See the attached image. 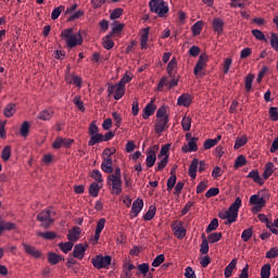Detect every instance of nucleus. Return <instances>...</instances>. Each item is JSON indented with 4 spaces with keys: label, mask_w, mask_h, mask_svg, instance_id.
Wrapping results in <instances>:
<instances>
[{
    "label": "nucleus",
    "mask_w": 278,
    "mask_h": 278,
    "mask_svg": "<svg viewBox=\"0 0 278 278\" xmlns=\"http://www.w3.org/2000/svg\"><path fill=\"white\" fill-rule=\"evenodd\" d=\"M242 207V199L239 197L235 199V202L228 207L227 211H220L218 213V218L226 220L225 225H231L238 220V212Z\"/></svg>",
    "instance_id": "1"
},
{
    "label": "nucleus",
    "mask_w": 278,
    "mask_h": 278,
    "mask_svg": "<svg viewBox=\"0 0 278 278\" xmlns=\"http://www.w3.org/2000/svg\"><path fill=\"white\" fill-rule=\"evenodd\" d=\"M61 37L65 38L66 46L70 49H73L74 47H77L78 45L84 43V37L81 36V30H79L77 34H74L73 28H67L61 33Z\"/></svg>",
    "instance_id": "2"
},
{
    "label": "nucleus",
    "mask_w": 278,
    "mask_h": 278,
    "mask_svg": "<svg viewBox=\"0 0 278 278\" xmlns=\"http://www.w3.org/2000/svg\"><path fill=\"white\" fill-rule=\"evenodd\" d=\"M121 177V167H116L114 174L108 176V185L112 187L111 194L116 197L123 192V179Z\"/></svg>",
    "instance_id": "3"
},
{
    "label": "nucleus",
    "mask_w": 278,
    "mask_h": 278,
    "mask_svg": "<svg viewBox=\"0 0 278 278\" xmlns=\"http://www.w3.org/2000/svg\"><path fill=\"white\" fill-rule=\"evenodd\" d=\"M52 216H55V211H53V206H49L37 215V220L41 223L43 229H49V227L55 223Z\"/></svg>",
    "instance_id": "4"
},
{
    "label": "nucleus",
    "mask_w": 278,
    "mask_h": 278,
    "mask_svg": "<svg viewBox=\"0 0 278 278\" xmlns=\"http://www.w3.org/2000/svg\"><path fill=\"white\" fill-rule=\"evenodd\" d=\"M150 11L157 14L160 18H164L168 12V5L164 0H151L149 2Z\"/></svg>",
    "instance_id": "5"
},
{
    "label": "nucleus",
    "mask_w": 278,
    "mask_h": 278,
    "mask_svg": "<svg viewBox=\"0 0 278 278\" xmlns=\"http://www.w3.org/2000/svg\"><path fill=\"white\" fill-rule=\"evenodd\" d=\"M91 263L94 266V268H97L98 270H101V268H108V266H110V264H112V256L97 255L96 257L92 258Z\"/></svg>",
    "instance_id": "6"
},
{
    "label": "nucleus",
    "mask_w": 278,
    "mask_h": 278,
    "mask_svg": "<svg viewBox=\"0 0 278 278\" xmlns=\"http://www.w3.org/2000/svg\"><path fill=\"white\" fill-rule=\"evenodd\" d=\"M250 205H254L252 212H262V208L266 207V200L260 194H253L250 198Z\"/></svg>",
    "instance_id": "7"
},
{
    "label": "nucleus",
    "mask_w": 278,
    "mask_h": 278,
    "mask_svg": "<svg viewBox=\"0 0 278 278\" xmlns=\"http://www.w3.org/2000/svg\"><path fill=\"white\" fill-rule=\"evenodd\" d=\"M210 60V56H207L205 53H202L200 56H199V60L194 66V70H193V73L194 75H205V74H201L203 68L205 66H207V61Z\"/></svg>",
    "instance_id": "8"
},
{
    "label": "nucleus",
    "mask_w": 278,
    "mask_h": 278,
    "mask_svg": "<svg viewBox=\"0 0 278 278\" xmlns=\"http://www.w3.org/2000/svg\"><path fill=\"white\" fill-rule=\"evenodd\" d=\"M168 129V116L156 118L154 124V131L155 134H162Z\"/></svg>",
    "instance_id": "9"
},
{
    "label": "nucleus",
    "mask_w": 278,
    "mask_h": 278,
    "mask_svg": "<svg viewBox=\"0 0 278 278\" xmlns=\"http://www.w3.org/2000/svg\"><path fill=\"white\" fill-rule=\"evenodd\" d=\"M25 254L30 255V257H35V260H40L42 257V252L36 249L34 245H29L27 243H22Z\"/></svg>",
    "instance_id": "10"
},
{
    "label": "nucleus",
    "mask_w": 278,
    "mask_h": 278,
    "mask_svg": "<svg viewBox=\"0 0 278 278\" xmlns=\"http://www.w3.org/2000/svg\"><path fill=\"white\" fill-rule=\"evenodd\" d=\"M144 206V202L142 199L138 198L137 200L134 201L132 207L130 211V218H136L138 214L142 211V207Z\"/></svg>",
    "instance_id": "11"
},
{
    "label": "nucleus",
    "mask_w": 278,
    "mask_h": 278,
    "mask_svg": "<svg viewBox=\"0 0 278 278\" xmlns=\"http://www.w3.org/2000/svg\"><path fill=\"white\" fill-rule=\"evenodd\" d=\"M88 245H84V243H78L74 247L73 257L76 260H84V255H86V249Z\"/></svg>",
    "instance_id": "12"
},
{
    "label": "nucleus",
    "mask_w": 278,
    "mask_h": 278,
    "mask_svg": "<svg viewBox=\"0 0 278 278\" xmlns=\"http://www.w3.org/2000/svg\"><path fill=\"white\" fill-rule=\"evenodd\" d=\"M212 26L215 34H218V36L223 35L225 22L220 17L213 18Z\"/></svg>",
    "instance_id": "13"
},
{
    "label": "nucleus",
    "mask_w": 278,
    "mask_h": 278,
    "mask_svg": "<svg viewBox=\"0 0 278 278\" xmlns=\"http://www.w3.org/2000/svg\"><path fill=\"white\" fill-rule=\"evenodd\" d=\"M105 227V218H100L98 220L97 227H96V232H94V237H93V244H98L99 243V238H101V231H103Z\"/></svg>",
    "instance_id": "14"
},
{
    "label": "nucleus",
    "mask_w": 278,
    "mask_h": 278,
    "mask_svg": "<svg viewBox=\"0 0 278 278\" xmlns=\"http://www.w3.org/2000/svg\"><path fill=\"white\" fill-rule=\"evenodd\" d=\"M113 164H114V161H112V157H104L101 164V169L103 170V173H106L108 175H110L114 173Z\"/></svg>",
    "instance_id": "15"
},
{
    "label": "nucleus",
    "mask_w": 278,
    "mask_h": 278,
    "mask_svg": "<svg viewBox=\"0 0 278 278\" xmlns=\"http://www.w3.org/2000/svg\"><path fill=\"white\" fill-rule=\"evenodd\" d=\"M16 229V224L12 222H5L0 217V236H3L4 231H14Z\"/></svg>",
    "instance_id": "16"
},
{
    "label": "nucleus",
    "mask_w": 278,
    "mask_h": 278,
    "mask_svg": "<svg viewBox=\"0 0 278 278\" xmlns=\"http://www.w3.org/2000/svg\"><path fill=\"white\" fill-rule=\"evenodd\" d=\"M79 236H81V228L75 226L67 232V240L70 242H77L79 240Z\"/></svg>",
    "instance_id": "17"
},
{
    "label": "nucleus",
    "mask_w": 278,
    "mask_h": 278,
    "mask_svg": "<svg viewBox=\"0 0 278 278\" xmlns=\"http://www.w3.org/2000/svg\"><path fill=\"white\" fill-rule=\"evenodd\" d=\"M155 153L156 152L153 149H150L148 151V155H147V159H146V166L148 168H153V166H155V162L157 160V155Z\"/></svg>",
    "instance_id": "18"
},
{
    "label": "nucleus",
    "mask_w": 278,
    "mask_h": 278,
    "mask_svg": "<svg viewBox=\"0 0 278 278\" xmlns=\"http://www.w3.org/2000/svg\"><path fill=\"white\" fill-rule=\"evenodd\" d=\"M191 103L192 96L190 93H182L177 100V105H182L184 108H190Z\"/></svg>",
    "instance_id": "19"
},
{
    "label": "nucleus",
    "mask_w": 278,
    "mask_h": 278,
    "mask_svg": "<svg viewBox=\"0 0 278 278\" xmlns=\"http://www.w3.org/2000/svg\"><path fill=\"white\" fill-rule=\"evenodd\" d=\"M108 92H109V97H112V94H114V99L115 101H118L119 99H123V97L125 96V93H118V83L115 85H109L108 87Z\"/></svg>",
    "instance_id": "20"
},
{
    "label": "nucleus",
    "mask_w": 278,
    "mask_h": 278,
    "mask_svg": "<svg viewBox=\"0 0 278 278\" xmlns=\"http://www.w3.org/2000/svg\"><path fill=\"white\" fill-rule=\"evenodd\" d=\"M222 139H223V136L220 135H218L215 139H206L203 143L204 151H207L216 147V144H218V142H220Z\"/></svg>",
    "instance_id": "21"
},
{
    "label": "nucleus",
    "mask_w": 278,
    "mask_h": 278,
    "mask_svg": "<svg viewBox=\"0 0 278 278\" xmlns=\"http://www.w3.org/2000/svg\"><path fill=\"white\" fill-rule=\"evenodd\" d=\"M197 142H199V138L197 137L191 138L188 142L189 149L186 146L182 147L184 153H188L190 151H199V146L197 144Z\"/></svg>",
    "instance_id": "22"
},
{
    "label": "nucleus",
    "mask_w": 278,
    "mask_h": 278,
    "mask_svg": "<svg viewBox=\"0 0 278 278\" xmlns=\"http://www.w3.org/2000/svg\"><path fill=\"white\" fill-rule=\"evenodd\" d=\"M153 114H155V105H153V101H151L143 109L142 118L147 121L150 116H153Z\"/></svg>",
    "instance_id": "23"
},
{
    "label": "nucleus",
    "mask_w": 278,
    "mask_h": 278,
    "mask_svg": "<svg viewBox=\"0 0 278 278\" xmlns=\"http://www.w3.org/2000/svg\"><path fill=\"white\" fill-rule=\"evenodd\" d=\"M174 236H176L178 240H184V238H186V228H184V224L179 223L174 226Z\"/></svg>",
    "instance_id": "24"
},
{
    "label": "nucleus",
    "mask_w": 278,
    "mask_h": 278,
    "mask_svg": "<svg viewBox=\"0 0 278 278\" xmlns=\"http://www.w3.org/2000/svg\"><path fill=\"white\" fill-rule=\"evenodd\" d=\"M48 262L49 264H52V266H55L56 264H60V262H64V258L60 254H55V252L48 253Z\"/></svg>",
    "instance_id": "25"
},
{
    "label": "nucleus",
    "mask_w": 278,
    "mask_h": 278,
    "mask_svg": "<svg viewBox=\"0 0 278 278\" xmlns=\"http://www.w3.org/2000/svg\"><path fill=\"white\" fill-rule=\"evenodd\" d=\"M14 114H16V104L9 103L3 110V115L5 116V118H12Z\"/></svg>",
    "instance_id": "26"
},
{
    "label": "nucleus",
    "mask_w": 278,
    "mask_h": 278,
    "mask_svg": "<svg viewBox=\"0 0 278 278\" xmlns=\"http://www.w3.org/2000/svg\"><path fill=\"white\" fill-rule=\"evenodd\" d=\"M236 266H238V258H233L225 268L224 275L226 278L231 277Z\"/></svg>",
    "instance_id": "27"
},
{
    "label": "nucleus",
    "mask_w": 278,
    "mask_h": 278,
    "mask_svg": "<svg viewBox=\"0 0 278 278\" xmlns=\"http://www.w3.org/2000/svg\"><path fill=\"white\" fill-rule=\"evenodd\" d=\"M197 168H199V159H193L189 166V177L197 179Z\"/></svg>",
    "instance_id": "28"
},
{
    "label": "nucleus",
    "mask_w": 278,
    "mask_h": 278,
    "mask_svg": "<svg viewBox=\"0 0 278 278\" xmlns=\"http://www.w3.org/2000/svg\"><path fill=\"white\" fill-rule=\"evenodd\" d=\"M53 110H43L38 114L37 118L38 121H51V118H53Z\"/></svg>",
    "instance_id": "29"
},
{
    "label": "nucleus",
    "mask_w": 278,
    "mask_h": 278,
    "mask_svg": "<svg viewBox=\"0 0 278 278\" xmlns=\"http://www.w3.org/2000/svg\"><path fill=\"white\" fill-rule=\"evenodd\" d=\"M102 47H104L106 51L114 49V40H112V35H106L105 37H103Z\"/></svg>",
    "instance_id": "30"
},
{
    "label": "nucleus",
    "mask_w": 278,
    "mask_h": 278,
    "mask_svg": "<svg viewBox=\"0 0 278 278\" xmlns=\"http://www.w3.org/2000/svg\"><path fill=\"white\" fill-rule=\"evenodd\" d=\"M131 81V77L129 75H125L117 84H118V94L125 93V84H129Z\"/></svg>",
    "instance_id": "31"
},
{
    "label": "nucleus",
    "mask_w": 278,
    "mask_h": 278,
    "mask_svg": "<svg viewBox=\"0 0 278 278\" xmlns=\"http://www.w3.org/2000/svg\"><path fill=\"white\" fill-rule=\"evenodd\" d=\"M273 173H275V164L273 162L266 163L263 178L268 179V177H270Z\"/></svg>",
    "instance_id": "32"
},
{
    "label": "nucleus",
    "mask_w": 278,
    "mask_h": 278,
    "mask_svg": "<svg viewBox=\"0 0 278 278\" xmlns=\"http://www.w3.org/2000/svg\"><path fill=\"white\" fill-rule=\"evenodd\" d=\"M151 28L146 27L140 37L141 49H147V42H149V31Z\"/></svg>",
    "instance_id": "33"
},
{
    "label": "nucleus",
    "mask_w": 278,
    "mask_h": 278,
    "mask_svg": "<svg viewBox=\"0 0 278 278\" xmlns=\"http://www.w3.org/2000/svg\"><path fill=\"white\" fill-rule=\"evenodd\" d=\"M248 178L253 179V181H255V184H258L260 186H264V179H262V177L260 176V172L257 170H252L248 175Z\"/></svg>",
    "instance_id": "34"
},
{
    "label": "nucleus",
    "mask_w": 278,
    "mask_h": 278,
    "mask_svg": "<svg viewBox=\"0 0 278 278\" xmlns=\"http://www.w3.org/2000/svg\"><path fill=\"white\" fill-rule=\"evenodd\" d=\"M99 142H104L102 134L91 135L90 140L88 141L89 147H94V144H99Z\"/></svg>",
    "instance_id": "35"
},
{
    "label": "nucleus",
    "mask_w": 278,
    "mask_h": 278,
    "mask_svg": "<svg viewBox=\"0 0 278 278\" xmlns=\"http://www.w3.org/2000/svg\"><path fill=\"white\" fill-rule=\"evenodd\" d=\"M223 238V232H212L207 236L208 244H216Z\"/></svg>",
    "instance_id": "36"
},
{
    "label": "nucleus",
    "mask_w": 278,
    "mask_h": 278,
    "mask_svg": "<svg viewBox=\"0 0 278 278\" xmlns=\"http://www.w3.org/2000/svg\"><path fill=\"white\" fill-rule=\"evenodd\" d=\"M59 249L62 250L63 253H68L73 251L74 243L73 241H67V242H61L58 244Z\"/></svg>",
    "instance_id": "37"
},
{
    "label": "nucleus",
    "mask_w": 278,
    "mask_h": 278,
    "mask_svg": "<svg viewBox=\"0 0 278 278\" xmlns=\"http://www.w3.org/2000/svg\"><path fill=\"white\" fill-rule=\"evenodd\" d=\"M37 236L43 238V240H55L58 238L54 231L37 232Z\"/></svg>",
    "instance_id": "38"
},
{
    "label": "nucleus",
    "mask_w": 278,
    "mask_h": 278,
    "mask_svg": "<svg viewBox=\"0 0 278 278\" xmlns=\"http://www.w3.org/2000/svg\"><path fill=\"white\" fill-rule=\"evenodd\" d=\"M181 127L184 131H190V127H192V117L185 116L181 121Z\"/></svg>",
    "instance_id": "39"
},
{
    "label": "nucleus",
    "mask_w": 278,
    "mask_h": 278,
    "mask_svg": "<svg viewBox=\"0 0 278 278\" xmlns=\"http://www.w3.org/2000/svg\"><path fill=\"white\" fill-rule=\"evenodd\" d=\"M155 212H157V207H155V205H151L149 207V211L144 214L143 219L153 220V218L155 217Z\"/></svg>",
    "instance_id": "40"
},
{
    "label": "nucleus",
    "mask_w": 278,
    "mask_h": 278,
    "mask_svg": "<svg viewBox=\"0 0 278 278\" xmlns=\"http://www.w3.org/2000/svg\"><path fill=\"white\" fill-rule=\"evenodd\" d=\"M138 270L137 276L140 277V275H143V277H147L149 273V263H142L137 266Z\"/></svg>",
    "instance_id": "41"
},
{
    "label": "nucleus",
    "mask_w": 278,
    "mask_h": 278,
    "mask_svg": "<svg viewBox=\"0 0 278 278\" xmlns=\"http://www.w3.org/2000/svg\"><path fill=\"white\" fill-rule=\"evenodd\" d=\"M1 157L3 162H8L12 157V147L5 146L2 150Z\"/></svg>",
    "instance_id": "42"
},
{
    "label": "nucleus",
    "mask_w": 278,
    "mask_h": 278,
    "mask_svg": "<svg viewBox=\"0 0 278 278\" xmlns=\"http://www.w3.org/2000/svg\"><path fill=\"white\" fill-rule=\"evenodd\" d=\"M176 68H177V58L174 56L167 64V73L169 77H173V75H175L173 71H175Z\"/></svg>",
    "instance_id": "43"
},
{
    "label": "nucleus",
    "mask_w": 278,
    "mask_h": 278,
    "mask_svg": "<svg viewBox=\"0 0 278 278\" xmlns=\"http://www.w3.org/2000/svg\"><path fill=\"white\" fill-rule=\"evenodd\" d=\"M202 29H203V21L197 22V23L191 27V31H192L193 36H200Z\"/></svg>",
    "instance_id": "44"
},
{
    "label": "nucleus",
    "mask_w": 278,
    "mask_h": 278,
    "mask_svg": "<svg viewBox=\"0 0 278 278\" xmlns=\"http://www.w3.org/2000/svg\"><path fill=\"white\" fill-rule=\"evenodd\" d=\"M99 190H101V187H99V184L97 182H92L89 186V194L93 198L99 197Z\"/></svg>",
    "instance_id": "45"
},
{
    "label": "nucleus",
    "mask_w": 278,
    "mask_h": 278,
    "mask_svg": "<svg viewBox=\"0 0 278 278\" xmlns=\"http://www.w3.org/2000/svg\"><path fill=\"white\" fill-rule=\"evenodd\" d=\"M253 79H255V75H253V74H249L245 77L244 86H245L247 92H251V88H253Z\"/></svg>",
    "instance_id": "46"
},
{
    "label": "nucleus",
    "mask_w": 278,
    "mask_h": 278,
    "mask_svg": "<svg viewBox=\"0 0 278 278\" xmlns=\"http://www.w3.org/2000/svg\"><path fill=\"white\" fill-rule=\"evenodd\" d=\"M247 142H249V139L247 138V136L238 137L236 139V143H235L233 149L238 150V149L244 147V144H247Z\"/></svg>",
    "instance_id": "47"
},
{
    "label": "nucleus",
    "mask_w": 278,
    "mask_h": 278,
    "mask_svg": "<svg viewBox=\"0 0 278 278\" xmlns=\"http://www.w3.org/2000/svg\"><path fill=\"white\" fill-rule=\"evenodd\" d=\"M20 134L23 138H27V136H29V122H23L20 128Z\"/></svg>",
    "instance_id": "48"
},
{
    "label": "nucleus",
    "mask_w": 278,
    "mask_h": 278,
    "mask_svg": "<svg viewBox=\"0 0 278 278\" xmlns=\"http://www.w3.org/2000/svg\"><path fill=\"white\" fill-rule=\"evenodd\" d=\"M73 103L80 112H86V106H84V101H81L80 96H76L73 100Z\"/></svg>",
    "instance_id": "49"
},
{
    "label": "nucleus",
    "mask_w": 278,
    "mask_h": 278,
    "mask_svg": "<svg viewBox=\"0 0 278 278\" xmlns=\"http://www.w3.org/2000/svg\"><path fill=\"white\" fill-rule=\"evenodd\" d=\"M62 12H64V5H60L58 8H54L52 13H51V20L52 21H58V18H60V14H62Z\"/></svg>",
    "instance_id": "50"
},
{
    "label": "nucleus",
    "mask_w": 278,
    "mask_h": 278,
    "mask_svg": "<svg viewBox=\"0 0 278 278\" xmlns=\"http://www.w3.org/2000/svg\"><path fill=\"white\" fill-rule=\"evenodd\" d=\"M251 238H253V228H248L243 230L241 235V239L243 240V242H249Z\"/></svg>",
    "instance_id": "51"
},
{
    "label": "nucleus",
    "mask_w": 278,
    "mask_h": 278,
    "mask_svg": "<svg viewBox=\"0 0 278 278\" xmlns=\"http://www.w3.org/2000/svg\"><path fill=\"white\" fill-rule=\"evenodd\" d=\"M123 29H125V24H121L118 22H115V26H113L112 31H111V36H116V34H121V31H123Z\"/></svg>",
    "instance_id": "52"
},
{
    "label": "nucleus",
    "mask_w": 278,
    "mask_h": 278,
    "mask_svg": "<svg viewBox=\"0 0 278 278\" xmlns=\"http://www.w3.org/2000/svg\"><path fill=\"white\" fill-rule=\"evenodd\" d=\"M218 229V218H213L210 225L206 228V233H212Z\"/></svg>",
    "instance_id": "53"
},
{
    "label": "nucleus",
    "mask_w": 278,
    "mask_h": 278,
    "mask_svg": "<svg viewBox=\"0 0 278 278\" xmlns=\"http://www.w3.org/2000/svg\"><path fill=\"white\" fill-rule=\"evenodd\" d=\"M242 166H247V156L239 155L235 162V168H240Z\"/></svg>",
    "instance_id": "54"
},
{
    "label": "nucleus",
    "mask_w": 278,
    "mask_h": 278,
    "mask_svg": "<svg viewBox=\"0 0 278 278\" xmlns=\"http://www.w3.org/2000/svg\"><path fill=\"white\" fill-rule=\"evenodd\" d=\"M252 35L254 36V38H256V40H261L263 42H266V35H264V33L260 29H253L252 30Z\"/></svg>",
    "instance_id": "55"
},
{
    "label": "nucleus",
    "mask_w": 278,
    "mask_h": 278,
    "mask_svg": "<svg viewBox=\"0 0 278 278\" xmlns=\"http://www.w3.org/2000/svg\"><path fill=\"white\" fill-rule=\"evenodd\" d=\"M261 278H270V264H265L261 268Z\"/></svg>",
    "instance_id": "56"
},
{
    "label": "nucleus",
    "mask_w": 278,
    "mask_h": 278,
    "mask_svg": "<svg viewBox=\"0 0 278 278\" xmlns=\"http://www.w3.org/2000/svg\"><path fill=\"white\" fill-rule=\"evenodd\" d=\"M166 260V257L164 256V254H160L157 255L153 262H152V266L154 268H157V266H162V264H164V261Z\"/></svg>",
    "instance_id": "57"
},
{
    "label": "nucleus",
    "mask_w": 278,
    "mask_h": 278,
    "mask_svg": "<svg viewBox=\"0 0 278 278\" xmlns=\"http://www.w3.org/2000/svg\"><path fill=\"white\" fill-rule=\"evenodd\" d=\"M168 151H170V143L162 146L160 154L157 155L159 160H162V157H166V155H168Z\"/></svg>",
    "instance_id": "58"
},
{
    "label": "nucleus",
    "mask_w": 278,
    "mask_h": 278,
    "mask_svg": "<svg viewBox=\"0 0 278 278\" xmlns=\"http://www.w3.org/2000/svg\"><path fill=\"white\" fill-rule=\"evenodd\" d=\"M168 165V155L164 156L159 163H157V167L155 168V170H164V168H166V166Z\"/></svg>",
    "instance_id": "59"
},
{
    "label": "nucleus",
    "mask_w": 278,
    "mask_h": 278,
    "mask_svg": "<svg viewBox=\"0 0 278 278\" xmlns=\"http://www.w3.org/2000/svg\"><path fill=\"white\" fill-rule=\"evenodd\" d=\"M168 108L166 105H162L156 112V118H166L168 114H166Z\"/></svg>",
    "instance_id": "60"
},
{
    "label": "nucleus",
    "mask_w": 278,
    "mask_h": 278,
    "mask_svg": "<svg viewBox=\"0 0 278 278\" xmlns=\"http://www.w3.org/2000/svg\"><path fill=\"white\" fill-rule=\"evenodd\" d=\"M122 16H123V9L117 8L111 13L110 18L111 21H116V18H121Z\"/></svg>",
    "instance_id": "61"
},
{
    "label": "nucleus",
    "mask_w": 278,
    "mask_h": 278,
    "mask_svg": "<svg viewBox=\"0 0 278 278\" xmlns=\"http://www.w3.org/2000/svg\"><path fill=\"white\" fill-rule=\"evenodd\" d=\"M278 256V248H271L269 251L266 252L265 257L267 260H275Z\"/></svg>",
    "instance_id": "62"
},
{
    "label": "nucleus",
    "mask_w": 278,
    "mask_h": 278,
    "mask_svg": "<svg viewBox=\"0 0 278 278\" xmlns=\"http://www.w3.org/2000/svg\"><path fill=\"white\" fill-rule=\"evenodd\" d=\"M270 45L275 51H278V35L276 33H271Z\"/></svg>",
    "instance_id": "63"
},
{
    "label": "nucleus",
    "mask_w": 278,
    "mask_h": 278,
    "mask_svg": "<svg viewBox=\"0 0 278 278\" xmlns=\"http://www.w3.org/2000/svg\"><path fill=\"white\" fill-rule=\"evenodd\" d=\"M269 118L271 121H277L278 119V109L276 106L269 108Z\"/></svg>",
    "instance_id": "64"
}]
</instances>
